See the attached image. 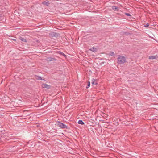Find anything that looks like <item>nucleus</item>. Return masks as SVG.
I'll return each instance as SVG.
<instances>
[{
    "mask_svg": "<svg viewBox=\"0 0 158 158\" xmlns=\"http://www.w3.org/2000/svg\"><path fill=\"white\" fill-rule=\"evenodd\" d=\"M118 7L116 6H113L112 7V9L114 10H116L118 9Z\"/></svg>",
    "mask_w": 158,
    "mask_h": 158,
    "instance_id": "10",
    "label": "nucleus"
},
{
    "mask_svg": "<svg viewBox=\"0 0 158 158\" xmlns=\"http://www.w3.org/2000/svg\"><path fill=\"white\" fill-rule=\"evenodd\" d=\"M20 39L22 41L25 42H26L27 41L24 38H23L22 37H21Z\"/></svg>",
    "mask_w": 158,
    "mask_h": 158,
    "instance_id": "9",
    "label": "nucleus"
},
{
    "mask_svg": "<svg viewBox=\"0 0 158 158\" xmlns=\"http://www.w3.org/2000/svg\"><path fill=\"white\" fill-rule=\"evenodd\" d=\"M37 79H39V80H42V78L40 76H38L37 77Z\"/></svg>",
    "mask_w": 158,
    "mask_h": 158,
    "instance_id": "14",
    "label": "nucleus"
},
{
    "mask_svg": "<svg viewBox=\"0 0 158 158\" xmlns=\"http://www.w3.org/2000/svg\"><path fill=\"white\" fill-rule=\"evenodd\" d=\"M126 62L125 57L119 55L118 58V63L120 64H123Z\"/></svg>",
    "mask_w": 158,
    "mask_h": 158,
    "instance_id": "1",
    "label": "nucleus"
},
{
    "mask_svg": "<svg viewBox=\"0 0 158 158\" xmlns=\"http://www.w3.org/2000/svg\"><path fill=\"white\" fill-rule=\"evenodd\" d=\"M97 48H96L93 47L90 49V50L94 52H95L97 51Z\"/></svg>",
    "mask_w": 158,
    "mask_h": 158,
    "instance_id": "5",
    "label": "nucleus"
},
{
    "mask_svg": "<svg viewBox=\"0 0 158 158\" xmlns=\"http://www.w3.org/2000/svg\"><path fill=\"white\" fill-rule=\"evenodd\" d=\"M90 83L89 81L88 83V84L87 85V86L86 87V88L87 89L90 86Z\"/></svg>",
    "mask_w": 158,
    "mask_h": 158,
    "instance_id": "12",
    "label": "nucleus"
},
{
    "mask_svg": "<svg viewBox=\"0 0 158 158\" xmlns=\"http://www.w3.org/2000/svg\"><path fill=\"white\" fill-rule=\"evenodd\" d=\"M59 126L62 128H67V127L63 123L59 122Z\"/></svg>",
    "mask_w": 158,
    "mask_h": 158,
    "instance_id": "2",
    "label": "nucleus"
},
{
    "mask_svg": "<svg viewBox=\"0 0 158 158\" xmlns=\"http://www.w3.org/2000/svg\"><path fill=\"white\" fill-rule=\"evenodd\" d=\"M61 54L64 56H66V55L64 53L61 52Z\"/></svg>",
    "mask_w": 158,
    "mask_h": 158,
    "instance_id": "16",
    "label": "nucleus"
},
{
    "mask_svg": "<svg viewBox=\"0 0 158 158\" xmlns=\"http://www.w3.org/2000/svg\"><path fill=\"white\" fill-rule=\"evenodd\" d=\"M111 56H114V52H110L109 54Z\"/></svg>",
    "mask_w": 158,
    "mask_h": 158,
    "instance_id": "11",
    "label": "nucleus"
},
{
    "mask_svg": "<svg viewBox=\"0 0 158 158\" xmlns=\"http://www.w3.org/2000/svg\"><path fill=\"white\" fill-rule=\"evenodd\" d=\"M50 35L52 37H57L58 36V35L55 32H52L50 34Z\"/></svg>",
    "mask_w": 158,
    "mask_h": 158,
    "instance_id": "3",
    "label": "nucleus"
},
{
    "mask_svg": "<svg viewBox=\"0 0 158 158\" xmlns=\"http://www.w3.org/2000/svg\"><path fill=\"white\" fill-rule=\"evenodd\" d=\"M156 58V57L154 56H149V58L150 59H154Z\"/></svg>",
    "mask_w": 158,
    "mask_h": 158,
    "instance_id": "8",
    "label": "nucleus"
},
{
    "mask_svg": "<svg viewBox=\"0 0 158 158\" xmlns=\"http://www.w3.org/2000/svg\"><path fill=\"white\" fill-rule=\"evenodd\" d=\"M92 84L93 85H96L97 84V83H95L94 81H93V82H92Z\"/></svg>",
    "mask_w": 158,
    "mask_h": 158,
    "instance_id": "17",
    "label": "nucleus"
},
{
    "mask_svg": "<svg viewBox=\"0 0 158 158\" xmlns=\"http://www.w3.org/2000/svg\"><path fill=\"white\" fill-rule=\"evenodd\" d=\"M78 123L79 124L83 125L84 124L83 122L81 120H79L78 122Z\"/></svg>",
    "mask_w": 158,
    "mask_h": 158,
    "instance_id": "7",
    "label": "nucleus"
},
{
    "mask_svg": "<svg viewBox=\"0 0 158 158\" xmlns=\"http://www.w3.org/2000/svg\"><path fill=\"white\" fill-rule=\"evenodd\" d=\"M42 3L44 5H45L47 6H48L50 4V3L48 1H45L43 2Z\"/></svg>",
    "mask_w": 158,
    "mask_h": 158,
    "instance_id": "6",
    "label": "nucleus"
},
{
    "mask_svg": "<svg viewBox=\"0 0 158 158\" xmlns=\"http://www.w3.org/2000/svg\"><path fill=\"white\" fill-rule=\"evenodd\" d=\"M42 87L43 88H46L48 89H49L50 88V86L46 84H43L42 85Z\"/></svg>",
    "mask_w": 158,
    "mask_h": 158,
    "instance_id": "4",
    "label": "nucleus"
},
{
    "mask_svg": "<svg viewBox=\"0 0 158 158\" xmlns=\"http://www.w3.org/2000/svg\"><path fill=\"white\" fill-rule=\"evenodd\" d=\"M13 40H14V41H16V40L15 39H13Z\"/></svg>",
    "mask_w": 158,
    "mask_h": 158,
    "instance_id": "19",
    "label": "nucleus"
},
{
    "mask_svg": "<svg viewBox=\"0 0 158 158\" xmlns=\"http://www.w3.org/2000/svg\"><path fill=\"white\" fill-rule=\"evenodd\" d=\"M149 26V24L148 23H147L145 25H144V27H147Z\"/></svg>",
    "mask_w": 158,
    "mask_h": 158,
    "instance_id": "13",
    "label": "nucleus"
},
{
    "mask_svg": "<svg viewBox=\"0 0 158 158\" xmlns=\"http://www.w3.org/2000/svg\"><path fill=\"white\" fill-rule=\"evenodd\" d=\"M125 15L127 16H130L131 15L129 13H126Z\"/></svg>",
    "mask_w": 158,
    "mask_h": 158,
    "instance_id": "15",
    "label": "nucleus"
},
{
    "mask_svg": "<svg viewBox=\"0 0 158 158\" xmlns=\"http://www.w3.org/2000/svg\"><path fill=\"white\" fill-rule=\"evenodd\" d=\"M48 59H49V60L50 61H52L53 60H52V58H48Z\"/></svg>",
    "mask_w": 158,
    "mask_h": 158,
    "instance_id": "18",
    "label": "nucleus"
}]
</instances>
